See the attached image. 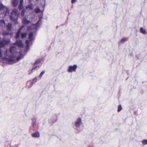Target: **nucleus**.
<instances>
[{"label": "nucleus", "mask_w": 147, "mask_h": 147, "mask_svg": "<svg viewBox=\"0 0 147 147\" xmlns=\"http://www.w3.org/2000/svg\"><path fill=\"white\" fill-rule=\"evenodd\" d=\"M22 22L24 24H29L30 23V21L28 20L25 18H23L22 20Z\"/></svg>", "instance_id": "ddd939ff"}, {"label": "nucleus", "mask_w": 147, "mask_h": 147, "mask_svg": "<svg viewBox=\"0 0 147 147\" xmlns=\"http://www.w3.org/2000/svg\"><path fill=\"white\" fill-rule=\"evenodd\" d=\"M16 48L13 46L10 47L9 51L6 50L5 53V57L2 58L3 62L6 61L10 63H13L18 62L23 58V55L16 52Z\"/></svg>", "instance_id": "f257e3e1"}, {"label": "nucleus", "mask_w": 147, "mask_h": 147, "mask_svg": "<svg viewBox=\"0 0 147 147\" xmlns=\"http://www.w3.org/2000/svg\"><path fill=\"white\" fill-rule=\"evenodd\" d=\"M122 109V107L121 105H119L118 107L117 111L118 112H119L121 111Z\"/></svg>", "instance_id": "4be33fe9"}, {"label": "nucleus", "mask_w": 147, "mask_h": 147, "mask_svg": "<svg viewBox=\"0 0 147 147\" xmlns=\"http://www.w3.org/2000/svg\"><path fill=\"white\" fill-rule=\"evenodd\" d=\"M142 143L144 145H145L147 144V140H143L142 142Z\"/></svg>", "instance_id": "5701e85b"}, {"label": "nucleus", "mask_w": 147, "mask_h": 147, "mask_svg": "<svg viewBox=\"0 0 147 147\" xmlns=\"http://www.w3.org/2000/svg\"><path fill=\"white\" fill-rule=\"evenodd\" d=\"M19 13H18V11L16 9H14L12 10L11 15L10 16L11 20L15 21L17 19L19 15Z\"/></svg>", "instance_id": "f03ea898"}, {"label": "nucleus", "mask_w": 147, "mask_h": 147, "mask_svg": "<svg viewBox=\"0 0 147 147\" xmlns=\"http://www.w3.org/2000/svg\"><path fill=\"white\" fill-rule=\"evenodd\" d=\"M32 136L34 138H38L40 136L39 133L36 131L32 134Z\"/></svg>", "instance_id": "9b49d317"}, {"label": "nucleus", "mask_w": 147, "mask_h": 147, "mask_svg": "<svg viewBox=\"0 0 147 147\" xmlns=\"http://www.w3.org/2000/svg\"><path fill=\"white\" fill-rule=\"evenodd\" d=\"M82 124V121L81 118H78L75 123V126L77 127H79Z\"/></svg>", "instance_id": "6e6552de"}, {"label": "nucleus", "mask_w": 147, "mask_h": 147, "mask_svg": "<svg viewBox=\"0 0 147 147\" xmlns=\"http://www.w3.org/2000/svg\"><path fill=\"white\" fill-rule=\"evenodd\" d=\"M13 147H18V146L17 145H14L13 146Z\"/></svg>", "instance_id": "c756f323"}, {"label": "nucleus", "mask_w": 147, "mask_h": 147, "mask_svg": "<svg viewBox=\"0 0 147 147\" xmlns=\"http://www.w3.org/2000/svg\"><path fill=\"white\" fill-rule=\"evenodd\" d=\"M141 32L143 34H145L146 33V32L145 29L143 28H141L140 30Z\"/></svg>", "instance_id": "a211bd4d"}, {"label": "nucleus", "mask_w": 147, "mask_h": 147, "mask_svg": "<svg viewBox=\"0 0 147 147\" xmlns=\"http://www.w3.org/2000/svg\"><path fill=\"white\" fill-rule=\"evenodd\" d=\"M37 81V79L36 78H34L32 81L33 82V83L36 82Z\"/></svg>", "instance_id": "cd10ccee"}, {"label": "nucleus", "mask_w": 147, "mask_h": 147, "mask_svg": "<svg viewBox=\"0 0 147 147\" xmlns=\"http://www.w3.org/2000/svg\"><path fill=\"white\" fill-rule=\"evenodd\" d=\"M76 0H72L71 1V3H74L76 1Z\"/></svg>", "instance_id": "c85d7f7f"}, {"label": "nucleus", "mask_w": 147, "mask_h": 147, "mask_svg": "<svg viewBox=\"0 0 147 147\" xmlns=\"http://www.w3.org/2000/svg\"><path fill=\"white\" fill-rule=\"evenodd\" d=\"M45 71H43L41 72V73L40 74V75H39V77H41L44 74Z\"/></svg>", "instance_id": "bb28decb"}, {"label": "nucleus", "mask_w": 147, "mask_h": 147, "mask_svg": "<svg viewBox=\"0 0 147 147\" xmlns=\"http://www.w3.org/2000/svg\"><path fill=\"white\" fill-rule=\"evenodd\" d=\"M40 61L41 60L40 59H38L36 61L34 64V67L30 70H29L28 73L29 74H31L32 72L39 68V66L38 65L40 62Z\"/></svg>", "instance_id": "39448f33"}, {"label": "nucleus", "mask_w": 147, "mask_h": 147, "mask_svg": "<svg viewBox=\"0 0 147 147\" xmlns=\"http://www.w3.org/2000/svg\"><path fill=\"white\" fill-rule=\"evenodd\" d=\"M0 23L1 24H2V25H3V24L5 25V22L4 20H1L0 21Z\"/></svg>", "instance_id": "393cba45"}, {"label": "nucleus", "mask_w": 147, "mask_h": 147, "mask_svg": "<svg viewBox=\"0 0 147 147\" xmlns=\"http://www.w3.org/2000/svg\"><path fill=\"white\" fill-rule=\"evenodd\" d=\"M15 44L17 45L18 47H22L23 46V45L22 43V41L21 40H17Z\"/></svg>", "instance_id": "1a4fd4ad"}, {"label": "nucleus", "mask_w": 147, "mask_h": 147, "mask_svg": "<svg viewBox=\"0 0 147 147\" xmlns=\"http://www.w3.org/2000/svg\"><path fill=\"white\" fill-rule=\"evenodd\" d=\"M18 0H13L12 1V3L13 6L16 7L17 6L18 2Z\"/></svg>", "instance_id": "2eb2a0df"}, {"label": "nucleus", "mask_w": 147, "mask_h": 147, "mask_svg": "<svg viewBox=\"0 0 147 147\" xmlns=\"http://www.w3.org/2000/svg\"><path fill=\"white\" fill-rule=\"evenodd\" d=\"M33 84V82L31 81H28L26 84V87L28 88L31 87Z\"/></svg>", "instance_id": "f8f14e48"}, {"label": "nucleus", "mask_w": 147, "mask_h": 147, "mask_svg": "<svg viewBox=\"0 0 147 147\" xmlns=\"http://www.w3.org/2000/svg\"><path fill=\"white\" fill-rule=\"evenodd\" d=\"M27 35V34L26 33H22L21 35V38H23L25 37Z\"/></svg>", "instance_id": "6ab92c4d"}, {"label": "nucleus", "mask_w": 147, "mask_h": 147, "mask_svg": "<svg viewBox=\"0 0 147 147\" xmlns=\"http://www.w3.org/2000/svg\"><path fill=\"white\" fill-rule=\"evenodd\" d=\"M128 38H124L122 39L121 41L122 43H123L127 40Z\"/></svg>", "instance_id": "412c9836"}, {"label": "nucleus", "mask_w": 147, "mask_h": 147, "mask_svg": "<svg viewBox=\"0 0 147 147\" xmlns=\"http://www.w3.org/2000/svg\"><path fill=\"white\" fill-rule=\"evenodd\" d=\"M32 127H31V129H33L34 128V125L36 122V117H34L32 119Z\"/></svg>", "instance_id": "9d476101"}, {"label": "nucleus", "mask_w": 147, "mask_h": 147, "mask_svg": "<svg viewBox=\"0 0 147 147\" xmlns=\"http://www.w3.org/2000/svg\"><path fill=\"white\" fill-rule=\"evenodd\" d=\"M24 27V26H22V27H21V28L19 29V30L18 32L16 34V38H19V36H20V32H21V30H22V28H23Z\"/></svg>", "instance_id": "4468645a"}, {"label": "nucleus", "mask_w": 147, "mask_h": 147, "mask_svg": "<svg viewBox=\"0 0 147 147\" xmlns=\"http://www.w3.org/2000/svg\"><path fill=\"white\" fill-rule=\"evenodd\" d=\"M41 11L39 7H37L34 10V12L36 13H38L40 12Z\"/></svg>", "instance_id": "f3484780"}, {"label": "nucleus", "mask_w": 147, "mask_h": 147, "mask_svg": "<svg viewBox=\"0 0 147 147\" xmlns=\"http://www.w3.org/2000/svg\"><path fill=\"white\" fill-rule=\"evenodd\" d=\"M25 10H23L22 12L21 13V15L22 17H23L25 14Z\"/></svg>", "instance_id": "b1692460"}, {"label": "nucleus", "mask_w": 147, "mask_h": 147, "mask_svg": "<svg viewBox=\"0 0 147 147\" xmlns=\"http://www.w3.org/2000/svg\"><path fill=\"white\" fill-rule=\"evenodd\" d=\"M77 67L76 65H74L73 66H70L68 67L67 71L69 72L75 71Z\"/></svg>", "instance_id": "0eeeda50"}, {"label": "nucleus", "mask_w": 147, "mask_h": 147, "mask_svg": "<svg viewBox=\"0 0 147 147\" xmlns=\"http://www.w3.org/2000/svg\"><path fill=\"white\" fill-rule=\"evenodd\" d=\"M23 0H21L20 4L19 5V9H21L23 8Z\"/></svg>", "instance_id": "dca6fc26"}, {"label": "nucleus", "mask_w": 147, "mask_h": 147, "mask_svg": "<svg viewBox=\"0 0 147 147\" xmlns=\"http://www.w3.org/2000/svg\"><path fill=\"white\" fill-rule=\"evenodd\" d=\"M28 8H29L30 10H32L33 9V7L31 5H29L26 7V9H27Z\"/></svg>", "instance_id": "aec40b11"}, {"label": "nucleus", "mask_w": 147, "mask_h": 147, "mask_svg": "<svg viewBox=\"0 0 147 147\" xmlns=\"http://www.w3.org/2000/svg\"><path fill=\"white\" fill-rule=\"evenodd\" d=\"M7 30L8 32H7L6 31H4L3 32V35H12L13 33L10 32L11 31L12 26L11 24L10 23H9L7 26Z\"/></svg>", "instance_id": "7ed1b4c3"}, {"label": "nucleus", "mask_w": 147, "mask_h": 147, "mask_svg": "<svg viewBox=\"0 0 147 147\" xmlns=\"http://www.w3.org/2000/svg\"><path fill=\"white\" fill-rule=\"evenodd\" d=\"M39 20L38 21V22L37 23L35 24H33L32 26L33 27L32 28H31L30 27H28L27 28V30L28 31H30V30H36L37 29V28L39 27V26H40V24L41 22V18L42 17L40 16H39Z\"/></svg>", "instance_id": "20e7f679"}, {"label": "nucleus", "mask_w": 147, "mask_h": 147, "mask_svg": "<svg viewBox=\"0 0 147 147\" xmlns=\"http://www.w3.org/2000/svg\"><path fill=\"white\" fill-rule=\"evenodd\" d=\"M33 34L32 32H31L29 34V40H26V43L27 45V46H26V48L27 49H28L29 47V45L30 44L33 40Z\"/></svg>", "instance_id": "423d86ee"}, {"label": "nucleus", "mask_w": 147, "mask_h": 147, "mask_svg": "<svg viewBox=\"0 0 147 147\" xmlns=\"http://www.w3.org/2000/svg\"><path fill=\"white\" fill-rule=\"evenodd\" d=\"M5 7L3 4H0V10H1L3 9Z\"/></svg>", "instance_id": "a878e982"}]
</instances>
